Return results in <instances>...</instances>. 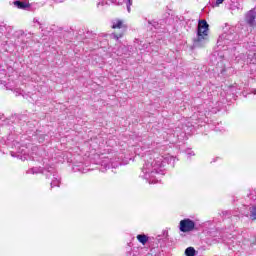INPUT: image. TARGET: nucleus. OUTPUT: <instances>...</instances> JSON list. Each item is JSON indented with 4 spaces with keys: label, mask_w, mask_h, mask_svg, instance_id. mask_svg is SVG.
Instances as JSON below:
<instances>
[{
    "label": "nucleus",
    "mask_w": 256,
    "mask_h": 256,
    "mask_svg": "<svg viewBox=\"0 0 256 256\" xmlns=\"http://www.w3.org/2000/svg\"><path fill=\"white\" fill-rule=\"evenodd\" d=\"M28 174H32L35 175V173H39V169L37 168H32L30 170L27 171Z\"/></svg>",
    "instance_id": "nucleus-16"
},
{
    "label": "nucleus",
    "mask_w": 256,
    "mask_h": 256,
    "mask_svg": "<svg viewBox=\"0 0 256 256\" xmlns=\"http://www.w3.org/2000/svg\"><path fill=\"white\" fill-rule=\"evenodd\" d=\"M238 39L239 35L237 33L228 32L219 37L218 43L222 42L223 45H229L230 43H237Z\"/></svg>",
    "instance_id": "nucleus-3"
},
{
    "label": "nucleus",
    "mask_w": 256,
    "mask_h": 256,
    "mask_svg": "<svg viewBox=\"0 0 256 256\" xmlns=\"http://www.w3.org/2000/svg\"><path fill=\"white\" fill-rule=\"evenodd\" d=\"M3 119V115L0 114V125L4 126V125H9V120H2Z\"/></svg>",
    "instance_id": "nucleus-15"
},
{
    "label": "nucleus",
    "mask_w": 256,
    "mask_h": 256,
    "mask_svg": "<svg viewBox=\"0 0 256 256\" xmlns=\"http://www.w3.org/2000/svg\"><path fill=\"white\" fill-rule=\"evenodd\" d=\"M112 29H125V24H123V20H120V19L113 20Z\"/></svg>",
    "instance_id": "nucleus-8"
},
{
    "label": "nucleus",
    "mask_w": 256,
    "mask_h": 256,
    "mask_svg": "<svg viewBox=\"0 0 256 256\" xmlns=\"http://www.w3.org/2000/svg\"><path fill=\"white\" fill-rule=\"evenodd\" d=\"M136 239H138L139 243H141L142 245H146L147 241H149V237H147V235L145 234L137 235Z\"/></svg>",
    "instance_id": "nucleus-11"
},
{
    "label": "nucleus",
    "mask_w": 256,
    "mask_h": 256,
    "mask_svg": "<svg viewBox=\"0 0 256 256\" xmlns=\"http://www.w3.org/2000/svg\"><path fill=\"white\" fill-rule=\"evenodd\" d=\"M148 29L150 31H153V29H161V24L155 20L148 21Z\"/></svg>",
    "instance_id": "nucleus-9"
},
{
    "label": "nucleus",
    "mask_w": 256,
    "mask_h": 256,
    "mask_svg": "<svg viewBox=\"0 0 256 256\" xmlns=\"http://www.w3.org/2000/svg\"><path fill=\"white\" fill-rule=\"evenodd\" d=\"M209 39V24L207 20H199L198 29H197V37L194 39L193 47H205V43H207Z\"/></svg>",
    "instance_id": "nucleus-2"
},
{
    "label": "nucleus",
    "mask_w": 256,
    "mask_h": 256,
    "mask_svg": "<svg viewBox=\"0 0 256 256\" xmlns=\"http://www.w3.org/2000/svg\"><path fill=\"white\" fill-rule=\"evenodd\" d=\"M57 3H63L65 0H55Z\"/></svg>",
    "instance_id": "nucleus-20"
},
{
    "label": "nucleus",
    "mask_w": 256,
    "mask_h": 256,
    "mask_svg": "<svg viewBox=\"0 0 256 256\" xmlns=\"http://www.w3.org/2000/svg\"><path fill=\"white\" fill-rule=\"evenodd\" d=\"M253 94L256 95V90L253 91Z\"/></svg>",
    "instance_id": "nucleus-22"
},
{
    "label": "nucleus",
    "mask_w": 256,
    "mask_h": 256,
    "mask_svg": "<svg viewBox=\"0 0 256 256\" xmlns=\"http://www.w3.org/2000/svg\"><path fill=\"white\" fill-rule=\"evenodd\" d=\"M112 36L114 37V39L119 41V39H121V37H123V34H115V33H113Z\"/></svg>",
    "instance_id": "nucleus-17"
},
{
    "label": "nucleus",
    "mask_w": 256,
    "mask_h": 256,
    "mask_svg": "<svg viewBox=\"0 0 256 256\" xmlns=\"http://www.w3.org/2000/svg\"><path fill=\"white\" fill-rule=\"evenodd\" d=\"M14 5H15V7H17V9L29 8V4H27V2H21L19 0L14 1Z\"/></svg>",
    "instance_id": "nucleus-10"
},
{
    "label": "nucleus",
    "mask_w": 256,
    "mask_h": 256,
    "mask_svg": "<svg viewBox=\"0 0 256 256\" xmlns=\"http://www.w3.org/2000/svg\"><path fill=\"white\" fill-rule=\"evenodd\" d=\"M180 231L182 233H190V231H193L195 229V221L186 218L180 221Z\"/></svg>",
    "instance_id": "nucleus-5"
},
{
    "label": "nucleus",
    "mask_w": 256,
    "mask_h": 256,
    "mask_svg": "<svg viewBox=\"0 0 256 256\" xmlns=\"http://www.w3.org/2000/svg\"><path fill=\"white\" fill-rule=\"evenodd\" d=\"M256 9L248 11L245 15V21L249 27H256Z\"/></svg>",
    "instance_id": "nucleus-7"
},
{
    "label": "nucleus",
    "mask_w": 256,
    "mask_h": 256,
    "mask_svg": "<svg viewBox=\"0 0 256 256\" xmlns=\"http://www.w3.org/2000/svg\"><path fill=\"white\" fill-rule=\"evenodd\" d=\"M21 119H25V116L22 115V116H21Z\"/></svg>",
    "instance_id": "nucleus-23"
},
{
    "label": "nucleus",
    "mask_w": 256,
    "mask_h": 256,
    "mask_svg": "<svg viewBox=\"0 0 256 256\" xmlns=\"http://www.w3.org/2000/svg\"><path fill=\"white\" fill-rule=\"evenodd\" d=\"M223 1H225V0H216V6L219 7V5H221V3H223Z\"/></svg>",
    "instance_id": "nucleus-19"
},
{
    "label": "nucleus",
    "mask_w": 256,
    "mask_h": 256,
    "mask_svg": "<svg viewBox=\"0 0 256 256\" xmlns=\"http://www.w3.org/2000/svg\"><path fill=\"white\" fill-rule=\"evenodd\" d=\"M213 57H215V55H212V56H211V59H213Z\"/></svg>",
    "instance_id": "nucleus-24"
},
{
    "label": "nucleus",
    "mask_w": 256,
    "mask_h": 256,
    "mask_svg": "<svg viewBox=\"0 0 256 256\" xmlns=\"http://www.w3.org/2000/svg\"><path fill=\"white\" fill-rule=\"evenodd\" d=\"M135 153H136L137 155H141V152H139V150H136Z\"/></svg>",
    "instance_id": "nucleus-21"
},
{
    "label": "nucleus",
    "mask_w": 256,
    "mask_h": 256,
    "mask_svg": "<svg viewBox=\"0 0 256 256\" xmlns=\"http://www.w3.org/2000/svg\"><path fill=\"white\" fill-rule=\"evenodd\" d=\"M133 5V2L131 0H126V7L128 13H131V6Z\"/></svg>",
    "instance_id": "nucleus-14"
},
{
    "label": "nucleus",
    "mask_w": 256,
    "mask_h": 256,
    "mask_svg": "<svg viewBox=\"0 0 256 256\" xmlns=\"http://www.w3.org/2000/svg\"><path fill=\"white\" fill-rule=\"evenodd\" d=\"M119 165H121V161H119V158H115V159L104 158V160L102 161V167H105V169H111V167L113 169H117Z\"/></svg>",
    "instance_id": "nucleus-6"
},
{
    "label": "nucleus",
    "mask_w": 256,
    "mask_h": 256,
    "mask_svg": "<svg viewBox=\"0 0 256 256\" xmlns=\"http://www.w3.org/2000/svg\"><path fill=\"white\" fill-rule=\"evenodd\" d=\"M255 242H256V237H255ZM255 242H253V245H255Z\"/></svg>",
    "instance_id": "nucleus-25"
},
{
    "label": "nucleus",
    "mask_w": 256,
    "mask_h": 256,
    "mask_svg": "<svg viewBox=\"0 0 256 256\" xmlns=\"http://www.w3.org/2000/svg\"><path fill=\"white\" fill-rule=\"evenodd\" d=\"M42 173L44 175H46V177H50V175H53V179L50 183L51 187H59L60 183H61V178H59V176H57V174H55V168L53 167H48L46 169H44L42 171Z\"/></svg>",
    "instance_id": "nucleus-4"
},
{
    "label": "nucleus",
    "mask_w": 256,
    "mask_h": 256,
    "mask_svg": "<svg viewBox=\"0 0 256 256\" xmlns=\"http://www.w3.org/2000/svg\"><path fill=\"white\" fill-rule=\"evenodd\" d=\"M250 219L256 221V206L250 208Z\"/></svg>",
    "instance_id": "nucleus-13"
},
{
    "label": "nucleus",
    "mask_w": 256,
    "mask_h": 256,
    "mask_svg": "<svg viewBox=\"0 0 256 256\" xmlns=\"http://www.w3.org/2000/svg\"><path fill=\"white\" fill-rule=\"evenodd\" d=\"M144 157V165L142 167V177L146 179L148 183H157L159 181V177L163 175V169L165 166L172 165L175 167V157L173 156H166L163 157L157 153L147 152Z\"/></svg>",
    "instance_id": "nucleus-1"
},
{
    "label": "nucleus",
    "mask_w": 256,
    "mask_h": 256,
    "mask_svg": "<svg viewBox=\"0 0 256 256\" xmlns=\"http://www.w3.org/2000/svg\"><path fill=\"white\" fill-rule=\"evenodd\" d=\"M185 255L186 256H195V255H197V251H195V248H193V247H188L185 250Z\"/></svg>",
    "instance_id": "nucleus-12"
},
{
    "label": "nucleus",
    "mask_w": 256,
    "mask_h": 256,
    "mask_svg": "<svg viewBox=\"0 0 256 256\" xmlns=\"http://www.w3.org/2000/svg\"><path fill=\"white\" fill-rule=\"evenodd\" d=\"M186 155H187L188 157H193V156L195 155V153L192 152L191 149H187Z\"/></svg>",
    "instance_id": "nucleus-18"
}]
</instances>
